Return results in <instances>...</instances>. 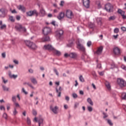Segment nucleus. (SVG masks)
I'll return each mask as SVG.
<instances>
[{
  "mask_svg": "<svg viewBox=\"0 0 126 126\" xmlns=\"http://www.w3.org/2000/svg\"><path fill=\"white\" fill-rule=\"evenodd\" d=\"M25 43L26 46H27V47H28V48L31 50H36V49L38 48V46L35 43H34V42H31L29 40H26Z\"/></svg>",
  "mask_w": 126,
  "mask_h": 126,
  "instance_id": "nucleus-1",
  "label": "nucleus"
},
{
  "mask_svg": "<svg viewBox=\"0 0 126 126\" xmlns=\"http://www.w3.org/2000/svg\"><path fill=\"white\" fill-rule=\"evenodd\" d=\"M56 37L58 40H63V30H58L55 32Z\"/></svg>",
  "mask_w": 126,
  "mask_h": 126,
  "instance_id": "nucleus-2",
  "label": "nucleus"
},
{
  "mask_svg": "<svg viewBox=\"0 0 126 126\" xmlns=\"http://www.w3.org/2000/svg\"><path fill=\"white\" fill-rule=\"evenodd\" d=\"M77 48L79 50H80V51L83 52L82 58L84 60L85 57H87V55H86V54L85 53V47H84L82 44L79 43L77 44Z\"/></svg>",
  "mask_w": 126,
  "mask_h": 126,
  "instance_id": "nucleus-3",
  "label": "nucleus"
},
{
  "mask_svg": "<svg viewBox=\"0 0 126 126\" xmlns=\"http://www.w3.org/2000/svg\"><path fill=\"white\" fill-rule=\"evenodd\" d=\"M65 16L69 19H72V18L74 17V15L73 14L72 11L70 10H67L66 11Z\"/></svg>",
  "mask_w": 126,
  "mask_h": 126,
  "instance_id": "nucleus-4",
  "label": "nucleus"
},
{
  "mask_svg": "<svg viewBox=\"0 0 126 126\" xmlns=\"http://www.w3.org/2000/svg\"><path fill=\"white\" fill-rule=\"evenodd\" d=\"M43 33L45 35H49L50 33H52V29L49 27H45L43 30Z\"/></svg>",
  "mask_w": 126,
  "mask_h": 126,
  "instance_id": "nucleus-5",
  "label": "nucleus"
},
{
  "mask_svg": "<svg viewBox=\"0 0 126 126\" xmlns=\"http://www.w3.org/2000/svg\"><path fill=\"white\" fill-rule=\"evenodd\" d=\"M113 53L115 56H120L122 54V50L119 47H114L113 49Z\"/></svg>",
  "mask_w": 126,
  "mask_h": 126,
  "instance_id": "nucleus-6",
  "label": "nucleus"
},
{
  "mask_svg": "<svg viewBox=\"0 0 126 126\" xmlns=\"http://www.w3.org/2000/svg\"><path fill=\"white\" fill-rule=\"evenodd\" d=\"M65 58H71V59H76L77 58V54L75 53H71L70 54L66 53L64 54Z\"/></svg>",
  "mask_w": 126,
  "mask_h": 126,
  "instance_id": "nucleus-7",
  "label": "nucleus"
},
{
  "mask_svg": "<svg viewBox=\"0 0 126 126\" xmlns=\"http://www.w3.org/2000/svg\"><path fill=\"white\" fill-rule=\"evenodd\" d=\"M117 83L121 87H124L126 85V82L124 79L119 78L117 79Z\"/></svg>",
  "mask_w": 126,
  "mask_h": 126,
  "instance_id": "nucleus-8",
  "label": "nucleus"
},
{
  "mask_svg": "<svg viewBox=\"0 0 126 126\" xmlns=\"http://www.w3.org/2000/svg\"><path fill=\"white\" fill-rule=\"evenodd\" d=\"M26 13L28 16H32V15H34V14H35L36 16H38V15H39V13L37 12V11L36 10H34L33 11H30L29 12H27Z\"/></svg>",
  "mask_w": 126,
  "mask_h": 126,
  "instance_id": "nucleus-9",
  "label": "nucleus"
},
{
  "mask_svg": "<svg viewBox=\"0 0 126 126\" xmlns=\"http://www.w3.org/2000/svg\"><path fill=\"white\" fill-rule=\"evenodd\" d=\"M105 9L108 12H111L113 10V6L111 3H107L105 6Z\"/></svg>",
  "mask_w": 126,
  "mask_h": 126,
  "instance_id": "nucleus-10",
  "label": "nucleus"
},
{
  "mask_svg": "<svg viewBox=\"0 0 126 126\" xmlns=\"http://www.w3.org/2000/svg\"><path fill=\"white\" fill-rule=\"evenodd\" d=\"M7 14V10L5 9H0V17H5Z\"/></svg>",
  "mask_w": 126,
  "mask_h": 126,
  "instance_id": "nucleus-11",
  "label": "nucleus"
},
{
  "mask_svg": "<svg viewBox=\"0 0 126 126\" xmlns=\"http://www.w3.org/2000/svg\"><path fill=\"white\" fill-rule=\"evenodd\" d=\"M83 5L86 8H89L90 6V0H83Z\"/></svg>",
  "mask_w": 126,
  "mask_h": 126,
  "instance_id": "nucleus-12",
  "label": "nucleus"
},
{
  "mask_svg": "<svg viewBox=\"0 0 126 126\" xmlns=\"http://www.w3.org/2000/svg\"><path fill=\"white\" fill-rule=\"evenodd\" d=\"M17 29L19 31H20L21 32H24L25 33L26 32L27 30L26 29L22 26L21 25H19L17 26H16Z\"/></svg>",
  "mask_w": 126,
  "mask_h": 126,
  "instance_id": "nucleus-13",
  "label": "nucleus"
},
{
  "mask_svg": "<svg viewBox=\"0 0 126 126\" xmlns=\"http://www.w3.org/2000/svg\"><path fill=\"white\" fill-rule=\"evenodd\" d=\"M56 90L58 97H61L62 95V92L63 90V88H62V87H60L59 89H58V88H56Z\"/></svg>",
  "mask_w": 126,
  "mask_h": 126,
  "instance_id": "nucleus-14",
  "label": "nucleus"
},
{
  "mask_svg": "<svg viewBox=\"0 0 126 126\" xmlns=\"http://www.w3.org/2000/svg\"><path fill=\"white\" fill-rule=\"evenodd\" d=\"M17 8H18L19 10H21L22 12H26V7L24 5H19L17 6Z\"/></svg>",
  "mask_w": 126,
  "mask_h": 126,
  "instance_id": "nucleus-15",
  "label": "nucleus"
},
{
  "mask_svg": "<svg viewBox=\"0 0 126 126\" xmlns=\"http://www.w3.org/2000/svg\"><path fill=\"white\" fill-rule=\"evenodd\" d=\"M44 50H48V51H53L54 50V47L50 44L45 45L44 46Z\"/></svg>",
  "mask_w": 126,
  "mask_h": 126,
  "instance_id": "nucleus-16",
  "label": "nucleus"
},
{
  "mask_svg": "<svg viewBox=\"0 0 126 126\" xmlns=\"http://www.w3.org/2000/svg\"><path fill=\"white\" fill-rule=\"evenodd\" d=\"M102 52H103V46H100L97 48L95 54L96 55H101V54H102Z\"/></svg>",
  "mask_w": 126,
  "mask_h": 126,
  "instance_id": "nucleus-17",
  "label": "nucleus"
},
{
  "mask_svg": "<svg viewBox=\"0 0 126 126\" xmlns=\"http://www.w3.org/2000/svg\"><path fill=\"white\" fill-rule=\"evenodd\" d=\"M50 109L54 114H58L57 110L58 109H59V107H58V106H55L54 107L51 106Z\"/></svg>",
  "mask_w": 126,
  "mask_h": 126,
  "instance_id": "nucleus-18",
  "label": "nucleus"
},
{
  "mask_svg": "<svg viewBox=\"0 0 126 126\" xmlns=\"http://www.w3.org/2000/svg\"><path fill=\"white\" fill-rule=\"evenodd\" d=\"M39 14L41 16H45V15H46V12L43 7H41V8L40 9Z\"/></svg>",
  "mask_w": 126,
  "mask_h": 126,
  "instance_id": "nucleus-19",
  "label": "nucleus"
},
{
  "mask_svg": "<svg viewBox=\"0 0 126 126\" xmlns=\"http://www.w3.org/2000/svg\"><path fill=\"white\" fill-rule=\"evenodd\" d=\"M64 17V13L63 12L60 13L57 18L59 20H62Z\"/></svg>",
  "mask_w": 126,
  "mask_h": 126,
  "instance_id": "nucleus-20",
  "label": "nucleus"
},
{
  "mask_svg": "<svg viewBox=\"0 0 126 126\" xmlns=\"http://www.w3.org/2000/svg\"><path fill=\"white\" fill-rule=\"evenodd\" d=\"M8 75L10 78H14V79H15V78H17V77L18 76L17 75H12L11 71L8 72Z\"/></svg>",
  "mask_w": 126,
  "mask_h": 126,
  "instance_id": "nucleus-21",
  "label": "nucleus"
},
{
  "mask_svg": "<svg viewBox=\"0 0 126 126\" xmlns=\"http://www.w3.org/2000/svg\"><path fill=\"white\" fill-rule=\"evenodd\" d=\"M30 80L33 84H37L38 83V82L37 81V80H36V78H35L33 77H32L30 78Z\"/></svg>",
  "mask_w": 126,
  "mask_h": 126,
  "instance_id": "nucleus-22",
  "label": "nucleus"
},
{
  "mask_svg": "<svg viewBox=\"0 0 126 126\" xmlns=\"http://www.w3.org/2000/svg\"><path fill=\"white\" fill-rule=\"evenodd\" d=\"M38 126H44L43 119H42V118L39 119L38 120Z\"/></svg>",
  "mask_w": 126,
  "mask_h": 126,
  "instance_id": "nucleus-23",
  "label": "nucleus"
},
{
  "mask_svg": "<svg viewBox=\"0 0 126 126\" xmlns=\"http://www.w3.org/2000/svg\"><path fill=\"white\" fill-rule=\"evenodd\" d=\"M52 51L53 52V53L54 54H55L56 55H57V56H61V52L56 50L55 48L53 49V50H52Z\"/></svg>",
  "mask_w": 126,
  "mask_h": 126,
  "instance_id": "nucleus-24",
  "label": "nucleus"
},
{
  "mask_svg": "<svg viewBox=\"0 0 126 126\" xmlns=\"http://www.w3.org/2000/svg\"><path fill=\"white\" fill-rule=\"evenodd\" d=\"M105 86L108 90H111V85L108 81L105 82Z\"/></svg>",
  "mask_w": 126,
  "mask_h": 126,
  "instance_id": "nucleus-25",
  "label": "nucleus"
},
{
  "mask_svg": "<svg viewBox=\"0 0 126 126\" xmlns=\"http://www.w3.org/2000/svg\"><path fill=\"white\" fill-rule=\"evenodd\" d=\"M41 41L42 42H47L48 41H50V37L49 36L43 37Z\"/></svg>",
  "mask_w": 126,
  "mask_h": 126,
  "instance_id": "nucleus-26",
  "label": "nucleus"
},
{
  "mask_svg": "<svg viewBox=\"0 0 126 126\" xmlns=\"http://www.w3.org/2000/svg\"><path fill=\"white\" fill-rule=\"evenodd\" d=\"M87 102L90 104V105H91V106H93V101H92V99H91V98H88L87 99Z\"/></svg>",
  "mask_w": 126,
  "mask_h": 126,
  "instance_id": "nucleus-27",
  "label": "nucleus"
},
{
  "mask_svg": "<svg viewBox=\"0 0 126 126\" xmlns=\"http://www.w3.org/2000/svg\"><path fill=\"white\" fill-rule=\"evenodd\" d=\"M118 13L121 14V15H124L125 14V11L122 10L121 9H118Z\"/></svg>",
  "mask_w": 126,
  "mask_h": 126,
  "instance_id": "nucleus-28",
  "label": "nucleus"
},
{
  "mask_svg": "<svg viewBox=\"0 0 126 126\" xmlns=\"http://www.w3.org/2000/svg\"><path fill=\"white\" fill-rule=\"evenodd\" d=\"M9 20L11 22H14L15 21V19L12 16H10L9 18Z\"/></svg>",
  "mask_w": 126,
  "mask_h": 126,
  "instance_id": "nucleus-29",
  "label": "nucleus"
},
{
  "mask_svg": "<svg viewBox=\"0 0 126 126\" xmlns=\"http://www.w3.org/2000/svg\"><path fill=\"white\" fill-rule=\"evenodd\" d=\"M2 87L4 91H8L9 90V88L4 85H2Z\"/></svg>",
  "mask_w": 126,
  "mask_h": 126,
  "instance_id": "nucleus-30",
  "label": "nucleus"
},
{
  "mask_svg": "<svg viewBox=\"0 0 126 126\" xmlns=\"http://www.w3.org/2000/svg\"><path fill=\"white\" fill-rule=\"evenodd\" d=\"M122 99L126 100V93H122Z\"/></svg>",
  "mask_w": 126,
  "mask_h": 126,
  "instance_id": "nucleus-31",
  "label": "nucleus"
},
{
  "mask_svg": "<svg viewBox=\"0 0 126 126\" xmlns=\"http://www.w3.org/2000/svg\"><path fill=\"white\" fill-rule=\"evenodd\" d=\"M79 80L80 81H81V82H84L85 81L84 78H83V76L82 75L80 76Z\"/></svg>",
  "mask_w": 126,
  "mask_h": 126,
  "instance_id": "nucleus-32",
  "label": "nucleus"
},
{
  "mask_svg": "<svg viewBox=\"0 0 126 126\" xmlns=\"http://www.w3.org/2000/svg\"><path fill=\"white\" fill-rule=\"evenodd\" d=\"M18 113V112H17V110H16V108H14V111H13V115L15 116V115H17Z\"/></svg>",
  "mask_w": 126,
  "mask_h": 126,
  "instance_id": "nucleus-33",
  "label": "nucleus"
},
{
  "mask_svg": "<svg viewBox=\"0 0 126 126\" xmlns=\"http://www.w3.org/2000/svg\"><path fill=\"white\" fill-rule=\"evenodd\" d=\"M12 100L13 103L16 102V96L13 95V96L12 97Z\"/></svg>",
  "mask_w": 126,
  "mask_h": 126,
  "instance_id": "nucleus-34",
  "label": "nucleus"
},
{
  "mask_svg": "<svg viewBox=\"0 0 126 126\" xmlns=\"http://www.w3.org/2000/svg\"><path fill=\"white\" fill-rule=\"evenodd\" d=\"M120 32V30H119V28H115L114 30V32L116 34H118Z\"/></svg>",
  "mask_w": 126,
  "mask_h": 126,
  "instance_id": "nucleus-35",
  "label": "nucleus"
},
{
  "mask_svg": "<svg viewBox=\"0 0 126 126\" xmlns=\"http://www.w3.org/2000/svg\"><path fill=\"white\" fill-rule=\"evenodd\" d=\"M3 118H4L5 120H7L8 119L7 114H6V113H4L3 114Z\"/></svg>",
  "mask_w": 126,
  "mask_h": 126,
  "instance_id": "nucleus-36",
  "label": "nucleus"
},
{
  "mask_svg": "<svg viewBox=\"0 0 126 126\" xmlns=\"http://www.w3.org/2000/svg\"><path fill=\"white\" fill-rule=\"evenodd\" d=\"M72 96L73 98H74V99H76V98H77V97H78L77 94H76L75 93H73L72 94Z\"/></svg>",
  "mask_w": 126,
  "mask_h": 126,
  "instance_id": "nucleus-37",
  "label": "nucleus"
},
{
  "mask_svg": "<svg viewBox=\"0 0 126 126\" xmlns=\"http://www.w3.org/2000/svg\"><path fill=\"white\" fill-rule=\"evenodd\" d=\"M14 104L17 108H20V105H19V103L18 102H14Z\"/></svg>",
  "mask_w": 126,
  "mask_h": 126,
  "instance_id": "nucleus-38",
  "label": "nucleus"
},
{
  "mask_svg": "<svg viewBox=\"0 0 126 126\" xmlns=\"http://www.w3.org/2000/svg\"><path fill=\"white\" fill-rule=\"evenodd\" d=\"M27 124L28 125H29V126H30V125H31V120H30V119H29V118H27Z\"/></svg>",
  "mask_w": 126,
  "mask_h": 126,
  "instance_id": "nucleus-39",
  "label": "nucleus"
},
{
  "mask_svg": "<svg viewBox=\"0 0 126 126\" xmlns=\"http://www.w3.org/2000/svg\"><path fill=\"white\" fill-rule=\"evenodd\" d=\"M116 19V16H113L109 18V20H115Z\"/></svg>",
  "mask_w": 126,
  "mask_h": 126,
  "instance_id": "nucleus-40",
  "label": "nucleus"
},
{
  "mask_svg": "<svg viewBox=\"0 0 126 126\" xmlns=\"http://www.w3.org/2000/svg\"><path fill=\"white\" fill-rule=\"evenodd\" d=\"M88 110L89 112H92V111H93V108H92V107H91L90 106H88Z\"/></svg>",
  "mask_w": 126,
  "mask_h": 126,
  "instance_id": "nucleus-41",
  "label": "nucleus"
},
{
  "mask_svg": "<svg viewBox=\"0 0 126 126\" xmlns=\"http://www.w3.org/2000/svg\"><path fill=\"white\" fill-rule=\"evenodd\" d=\"M0 28L1 30H2V29H5V28H6V25H1Z\"/></svg>",
  "mask_w": 126,
  "mask_h": 126,
  "instance_id": "nucleus-42",
  "label": "nucleus"
},
{
  "mask_svg": "<svg viewBox=\"0 0 126 126\" xmlns=\"http://www.w3.org/2000/svg\"><path fill=\"white\" fill-rule=\"evenodd\" d=\"M107 123L108 124H109V125L113 126V123H112L111 120H107Z\"/></svg>",
  "mask_w": 126,
  "mask_h": 126,
  "instance_id": "nucleus-43",
  "label": "nucleus"
},
{
  "mask_svg": "<svg viewBox=\"0 0 126 126\" xmlns=\"http://www.w3.org/2000/svg\"><path fill=\"white\" fill-rule=\"evenodd\" d=\"M54 72H55L56 75H57L58 76H59V72H58V70H57V69L54 68Z\"/></svg>",
  "mask_w": 126,
  "mask_h": 126,
  "instance_id": "nucleus-44",
  "label": "nucleus"
},
{
  "mask_svg": "<svg viewBox=\"0 0 126 126\" xmlns=\"http://www.w3.org/2000/svg\"><path fill=\"white\" fill-rule=\"evenodd\" d=\"M22 92H23V93L26 94V95L28 94V93H27V92H26V91H25V89H24V88H22Z\"/></svg>",
  "mask_w": 126,
  "mask_h": 126,
  "instance_id": "nucleus-45",
  "label": "nucleus"
},
{
  "mask_svg": "<svg viewBox=\"0 0 126 126\" xmlns=\"http://www.w3.org/2000/svg\"><path fill=\"white\" fill-rule=\"evenodd\" d=\"M11 13H17V11H16V10L14 9L13 10H12L11 9L10 10Z\"/></svg>",
  "mask_w": 126,
  "mask_h": 126,
  "instance_id": "nucleus-46",
  "label": "nucleus"
},
{
  "mask_svg": "<svg viewBox=\"0 0 126 126\" xmlns=\"http://www.w3.org/2000/svg\"><path fill=\"white\" fill-rule=\"evenodd\" d=\"M72 45H73V42H70V43L68 44L67 45V46L68 47H72Z\"/></svg>",
  "mask_w": 126,
  "mask_h": 126,
  "instance_id": "nucleus-47",
  "label": "nucleus"
},
{
  "mask_svg": "<svg viewBox=\"0 0 126 126\" xmlns=\"http://www.w3.org/2000/svg\"><path fill=\"white\" fill-rule=\"evenodd\" d=\"M78 105H79V103L78 102L75 103V104H74L75 109H76V108H77V107L78 106Z\"/></svg>",
  "mask_w": 126,
  "mask_h": 126,
  "instance_id": "nucleus-48",
  "label": "nucleus"
},
{
  "mask_svg": "<svg viewBox=\"0 0 126 126\" xmlns=\"http://www.w3.org/2000/svg\"><path fill=\"white\" fill-rule=\"evenodd\" d=\"M91 45H92V43L91 42V41H88L87 42L88 47H90V46H91Z\"/></svg>",
  "mask_w": 126,
  "mask_h": 126,
  "instance_id": "nucleus-49",
  "label": "nucleus"
},
{
  "mask_svg": "<svg viewBox=\"0 0 126 126\" xmlns=\"http://www.w3.org/2000/svg\"><path fill=\"white\" fill-rule=\"evenodd\" d=\"M2 80H3V83H4L5 84V83H7V80H5L4 79V78L3 77H2Z\"/></svg>",
  "mask_w": 126,
  "mask_h": 126,
  "instance_id": "nucleus-50",
  "label": "nucleus"
},
{
  "mask_svg": "<svg viewBox=\"0 0 126 126\" xmlns=\"http://www.w3.org/2000/svg\"><path fill=\"white\" fill-rule=\"evenodd\" d=\"M121 30H122V31H124V32H126V28L125 27H121Z\"/></svg>",
  "mask_w": 126,
  "mask_h": 126,
  "instance_id": "nucleus-51",
  "label": "nucleus"
},
{
  "mask_svg": "<svg viewBox=\"0 0 126 126\" xmlns=\"http://www.w3.org/2000/svg\"><path fill=\"white\" fill-rule=\"evenodd\" d=\"M32 114L34 116H36V115H37V111H36V110H32Z\"/></svg>",
  "mask_w": 126,
  "mask_h": 126,
  "instance_id": "nucleus-52",
  "label": "nucleus"
},
{
  "mask_svg": "<svg viewBox=\"0 0 126 126\" xmlns=\"http://www.w3.org/2000/svg\"><path fill=\"white\" fill-rule=\"evenodd\" d=\"M28 85H29V86L30 87H31V88H32V89H35V88H34V87H33V86H32V85H31V84H28Z\"/></svg>",
  "mask_w": 126,
  "mask_h": 126,
  "instance_id": "nucleus-53",
  "label": "nucleus"
},
{
  "mask_svg": "<svg viewBox=\"0 0 126 126\" xmlns=\"http://www.w3.org/2000/svg\"><path fill=\"white\" fill-rule=\"evenodd\" d=\"M121 67H122V68H123V69L126 70V65L123 64V65H122Z\"/></svg>",
  "mask_w": 126,
  "mask_h": 126,
  "instance_id": "nucleus-54",
  "label": "nucleus"
},
{
  "mask_svg": "<svg viewBox=\"0 0 126 126\" xmlns=\"http://www.w3.org/2000/svg\"><path fill=\"white\" fill-rule=\"evenodd\" d=\"M13 63H15V64H18V63H19L18 61H17L16 60H14Z\"/></svg>",
  "mask_w": 126,
  "mask_h": 126,
  "instance_id": "nucleus-55",
  "label": "nucleus"
},
{
  "mask_svg": "<svg viewBox=\"0 0 126 126\" xmlns=\"http://www.w3.org/2000/svg\"><path fill=\"white\" fill-rule=\"evenodd\" d=\"M16 18L17 20H20V19L21 18V17H20V16L17 15L16 16Z\"/></svg>",
  "mask_w": 126,
  "mask_h": 126,
  "instance_id": "nucleus-56",
  "label": "nucleus"
},
{
  "mask_svg": "<svg viewBox=\"0 0 126 126\" xmlns=\"http://www.w3.org/2000/svg\"><path fill=\"white\" fill-rule=\"evenodd\" d=\"M103 119H106V118H108V115H107V114L103 113Z\"/></svg>",
  "mask_w": 126,
  "mask_h": 126,
  "instance_id": "nucleus-57",
  "label": "nucleus"
},
{
  "mask_svg": "<svg viewBox=\"0 0 126 126\" xmlns=\"http://www.w3.org/2000/svg\"><path fill=\"white\" fill-rule=\"evenodd\" d=\"M63 4H64V1H61V3L60 4V5H61V6H63Z\"/></svg>",
  "mask_w": 126,
  "mask_h": 126,
  "instance_id": "nucleus-58",
  "label": "nucleus"
},
{
  "mask_svg": "<svg viewBox=\"0 0 126 126\" xmlns=\"http://www.w3.org/2000/svg\"><path fill=\"white\" fill-rule=\"evenodd\" d=\"M98 74L102 76L104 75V71L98 72Z\"/></svg>",
  "mask_w": 126,
  "mask_h": 126,
  "instance_id": "nucleus-59",
  "label": "nucleus"
},
{
  "mask_svg": "<svg viewBox=\"0 0 126 126\" xmlns=\"http://www.w3.org/2000/svg\"><path fill=\"white\" fill-rule=\"evenodd\" d=\"M0 109L2 110H5V108H4V106L1 105L0 107Z\"/></svg>",
  "mask_w": 126,
  "mask_h": 126,
  "instance_id": "nucleus-60",
  "label": "nucleus"
},
{
  "mask_svg": "<svg viewBox=\"0 0 126 126\" xmlns=\"http://www.w3.org/2000/svg\"><path fill=\"white\" fill-rule=\"evenodd\" d=\"M29 72H30V73H33V69H29Z\"/></svg>",
  "mask_w": 126,
  "mask_h": 126,
  "instance_id": "nucleus-61",
  "label": "nucleus"
},
{
  "mask_svg": "<svg viewBox=\"0 0 126 126\" xmlns=\"http://www.w3.org/2000/svg\"><path fill=\"white\" fill-rule=\"evenodd\" d=\"M101 64L100 63L97 64V67H98V68H101Z\"/></svg>",
  "mask_w": 126,
  "mask_h": 126,
  "instance_id": "nucleus-62",
  "label": "nucleus"
},
{
  "mask_svg": "<svg viewBox=\"0 0 126 126\" xmlns=\"http://www.w3.org/2000/svg\"><path fill=\"white\" fill-rule=\"evenodd\" d=\"M65 100H66V101H69V97L66 96H65Z\"/></svg>",
  "mask_w": 126,
  "mask_h": 126,
  "instance_id": "nucleus-63",
  "label": "nucleus"
},
{
  "mask_svg": "<svg viewBox=\"0 0 126 126\" xmlns=\"http://www.w3.org/2000/svg\"><path fill=\"white\" fill-rule=\"evenodd\" d=\"M2 58H3L4 59V58H5V53H2Z\"/></svg>",
  "mask_w": 126,
  "mask_h": 126,
  "instance_id": "nucleus-64",
  "label": "nucleus"
}]
</instances>
